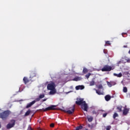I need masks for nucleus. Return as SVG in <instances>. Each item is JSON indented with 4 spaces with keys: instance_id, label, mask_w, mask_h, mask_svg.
<instances>
[{
    "instance_id": "ea45409f",
    "label": "nucleus",
    "mask_w": 130,
    "mask_h": 130,
    "mask_svg": "<svg viewBox=\"0 0 130 130\" xmlns=\"http://www.w3.org/2000/svg\"><path fill=\"white\" fill-rule=\"evenodd\" d=\"M128 53L130 54V49H129V50L128 51Z\"/></svg>"
},
{
    "instance_id": "7c9ffc66",
    "label": "nucleus",
    "mask_w": 130,
    "mask_h": 130,
    "mask_svg": "<svg viewBox=\"0 0 130 130\" xmlns=\"http://www.w3.org/2000/svg\"><path fill=\"white\" fill-rule=\"evenodd\" d=\"M107 116V113H104V114H103V117H106V116Z\"/></svg>"
},
{
    "instance_id": "a878e982",
    "label": "nucleus",
    "mask_w": 130,
    "mask_h": 130,
    "mask_svg": "<svg viewBox=\"0 0 130 130\" xmlns=\"http://www.w3.org/2000/svg\"><path fill=\"white\" fill-rule=\"evenodd\" d=\"M90 75L91 73H88L87 74L85 75V77L86 78V79H89V78H90Z\"/></svg>"
},
{
    "instance_id": "9d476101",
    "label": "nucleus",
    "mask_w": 130,
    "mask_h": 130,
    "mask_svg": "<svg viewBox=\"0 0 130 130\" xmlns=\"http://www.w3.org/2000/svg\"><path fill=\"white\" fill-rule=\"evenodd\" d=\"M50 91L49 92L50 95H53L56 93V89H50Z\"/></svg>"
},
{
    "instance_id": "dca6fc26",
    "label": "nucleus",
    "mask_w": 130,
    "mask_h": 130,
    "mask_svg": "<svg viewBox=\"0 0 130 130\" xmlns=\"http://www.w3.org/2000/svg\"><path fill=\"white\" fill-rule=\"evenodd\" d=\"M45 96V95L44 94H40L39 95V98H37V99H39V101H40V99H42V98H44Z\"/></svg>"
},
{
    "instance_id": "cd10ccee",
    "label": "nucleus",
    "mask_w": 130,
    "mask_h": 130,
    "mask_svg": "<svg viewBox=\"0 0 130 130\" xmlns=\"http://www.w3.org/2000/svg\"><path fill=\"white\" fill-rule=\"evenodd\" d=\"M107 84L108 85V86L110 88L111 87H112V84H111V83L108 81L107 82Z\"/></svg>"
},
{
    "instance_id": "f3484780",
    "label": "nucleus",
    "mask_w": 130,
    "mask_h": 130,
    "mask_svg": "<svg viewBox=\"0 0 130 130\" xmlns=\"http://www.w3.org/2000/svg\"><path fill=\"white\" fill-rule=\"evenodd\" d=\"M30 113H31V111L30 110H27L24 114V116H28V115H29Z\"/></svg>"
},
{
    "instance_id": "9b49d317",
    "label": "nucleus",
    "mask_w": 130,
    "mask_h": 130,
    "mask_svg": "<svg viewBox=\"0 0 130 130\" xmlns=\"http://www.w3.org/2000/svg\"><path fill=\"white\" fill-rule=\"evenodd\" d=\"M128 111H129V110L128 109L124 108V109L123 111V114L124 115H126V114L128 113Z\"/></svg>"
},
{
    "instance_id": "f704fd0d",
    "label": "nucleus",
    "mask_w": 130,
    "mask_h": 130,
    "mask_svg": "<svg viewBox=\"0 0 130 130\" xmlns=\"http://www.w3.org/2000/svg\"><path fill=\"white\" fill-rule=\"evenodd\" d=\"M120 63H121V61H119L117 62L118 66H119V64H120Z\"/></svg>"
},
{
    "instance_id": "a19ab883",
    "label": "nucleus",
    "mask_w": 130,
    "mask_h": 130,
    "mask_svg": "<svg viewBox=\"0 0 130 130\" xmlns=\"http://www.w3.org/2000/svg\"><path fill=\"white\" fill-rule=\"evenodd\" d=\"M1 127H2V126H1V123H0V128H1Z\"/></svg>"
},
{
    "instance_id": "4c0bfd02",
    "label": "nucleus",
    "mask_w": 130,
    "mask_h": 130,
    "mask_svg": "<svg viewBox=\"0 0 130 130\" xmlns=\"http://www.w3.org/2000/svg\"><path fill=\"white\" fill-rule=\"evenodd\" d=\"M127 62H129V63H130V59H127Z\"/></svg>"
},
{
    "instance_id": "c9c22d12",
    "label": "nucleus",
    "mask_w": 130,
    "mask_h": 130,
    "mask_svg": "<svg viewBox=\"0 0 130 130\" xmlns=\"http://www.w3.org/2000/svg\"><path fill=\"white\" fill-rule=\"evenodd\" d=\"M104 53L106 54V53H107V51H106V50H104Z\"/></svg>"
},
{
    "instance_id": "ddd939ff",
    "label": "nucleus",
    "mask_w": 130,
    "mask_h": 130,
    "mask_svg": "<svg viewBox=\"0 0 130 130\" xmlns=\"http://www.w3.org/2000/svg\"><path fill=\"white\" fill-rule=\"evenodd\" d=\"M23 81L25 85L27 84V83H29V79H28L27 77H24Z\"/></svg>"
},
{
    "instance_id": "f03ea898",
    "label": "nucleus",
    "mask_w": 130,
    "mask_h": 130,
    "mask_svg": "<svg viewBox=\"0 0 130 130\" xmlns=\"http://www.w3.org/2000/svg\"><path fill=\"white\" fill-rule=\"evenodd\" d=\"M11 113V111H5L2 113H0V118H2L3 120H6L7 118L9 117Z\"/></svg>"
},
{
    "instance_id": "4468645a",
    "label": "nucleus",
    "mask_w": 130,
    "mask_h": 130,
    "mask_svg": "<svg viewBox=\"0 0 130 130\" xmlns=\"http://www.w3.org/2000/svg\"><path fill=\"white\" fill-rule=\"evenodd\" d=\"M106 101H109L111 99V96L109 95H107L105 97Z\"/></svg>"
},
{
    "instance_id": "c85d7f7f",
    "label": "nucleus",
    "mask_w": 130,
    "mask_h": 130,
    "mask_svg": "<svg viewBox=\"0 0 130 130\" xmlns=\"http://www.w3.org/2000/svg\"><path fill=\"white\" fill-rule=\"evenodd\" d=\"M111 129V126L108 125L106 126V130H110Z\"/></svg>"
},
{
    "instance_id": "72a5a7b5",
    "label": "nucleus",
    "mask_w": 130,
    "mask_h": 130,
    "mask_svg": "<svg viewBox=\"0 0 130 130\" xmlns=\"http://www.w3.org/2000/svg\"><path fill=\"white\" fill-rule=\"evenodd\" d=\"M93 114H97V112L95 111H92Z\"/></svg>"
},
{
    "instance_id": "423d86ee",
    "label": "nucleus",
    "mask_w": 130,
    "mask_h": 130,
    "mask_svg": "<svg viewBox=\"0 0 130 130\" xmlns=\"http://www.w3.org/2000/svg\"><path fill=\"white\" fill-rule=\"evenodd\" d=\"M55 107H56V106L51 105L50 107L46 108L45 109L43 108L42 110L44 112L48 111L49 110H55Z\"/></svg>"
},
{
    "instance_id": "7ed1b4c3",
    "label": "nucleus",
    "mask_w": 130,
    "mask_h": 130,
    "mask_svg": "<svg viewBox=\"0 0 130 130\" xmlns=\"http://www.w3.org/2000/svg\"><path fill=\"white\" fill-rule=\"evenodd\" d=\"M11 123H8L7 125V129H10V128H12V127H14V126H15V124L16 123V120L12 119L11 120Z\"/></svg>"
},
{
    "instance_id": "f257e3e1",
    "label": "nucleus",
    "mask_w": 130,
    "mask_h": 130,
    "mask_svg": "<svg viewBox=\"0 0 130 130\" xmlns=\"http://www.w3.org/2000/svg\"><path fill=\"white\" fill-rule=\"evenodd\" d=\"M75 103L77 105H81V108L84 111H88V105L86 103V101H84V99L77 98Z\"/></svg>"
},
{
    "instance_id": "6ab92c4d",
    "label": "nucleus",
    "mask_w": 130,
    "mask_h": 130,
    "mask_svg": "<svg viewBox=\"0 0 130 130\" xmlns=\"http://www.w3.org/2000/svg\"><path fill=\"white\" fill-rule=\"evenodd\" d=\"M117 109H118L119 112H121L122 111V106H120L117 107Z\"/></svg>"
},
{
    "instance_id": "aec40b11",
    "label": "nucleus",
    "mask_w": 130,
    "mask_h": 130,
    "mask_svg": "<svg viewBox=\"0 0 130 130\" xmlns=\"http://www.w3.org/2000/svg\"><path fill=\"white\" fill-rule=\"evenodd\" d=\"M72 81H75L76 82H78V81H80V77H75L72 80Z\"/></svg>"
},
{
    "instance_id": "39448f33",
    "label": "nucleus",
    "mask_w": 130,
    "mask_h": 130,
    "mask_svg": "<svg viewBox=\"0 0 130 130\" xmlns=\"http://www.w3.org/2000/svg\"><path fill=\"white\" fill-rule=\"evenodd\" d=\"M112 67H111V66H109V65H105L102 69V71L103 72H110V71H112Z\"/></svg>"
},
{
    "instance_id": "393cba45",
    "label": "nucleus",
    "mask_w": 130,
    "mask_h": 130,
    "mask_svg": "<svg viewBox=\"0 0 130 130\" xmlns=\"http://www.w3.org/2000/svg\"><path fill=\"white\" fill-rule=\"evenodd\" d=\"M82 128H83V126L80 125V126H78L76 128V130H80V129H82Z\"/></svg>"
},
{
    "instance_id": "c756f323",
    "label": "nucleus",
    "mask_w": 130,
    "mask_h": 130,
    "mask_svg": "<svg viewBox=\"0 0 130 130\" xmlns=\"http://www.w3.org/2000/svg\"><path fill=\"white\" fill-rule=\"evenodd\" d=\"M106 44H107L108 45H110V41H107L106 42Z\"/></svg>"
},
{
    "instance_id": "412c9836",
    "label": "nucleus",
    "mask_w": 130,
    "mask_h": 130,
    "mask_svg": "<svg viewBox=\"0 0 130 130\" xmlns=\"http://www.w3.org/2000/svg\"><path fill=\"white\" fill-rule=\"evenodd\" d=\"M96 93L98 94V95H102V92L99 89L96 90Z\"/></svg>"
},
{
    "instance_id": "0eeeda50",
    "label": "nucleus",
    "mask_w": 130,
    "mask_h": 130,
    "mask_svg": "<svg viewBox=\"0 0 130 130\" xmlns=\"http://www.w3.org/2000/svg\"><path fill=\"white\" fill-rule=\"evenodd\" d=\"M39 101V99H36L35 101H33L27 104L26 106V108H30V107H31L32 105H34V104H35L36 102H38Z\"/></svg>"
},
{
    "instance_id": "f8f14e48",
    "label": "nucleus",
    "mask_w": 130,
    "mask_h": 130,
    "mask_svg": "<svg viewBox=\"0 0 130 130\" xmlns=\"http://www.w3.org/2000/svg\"><path fill=\"white\" fill-rule=\"evenodd\" d=\"M114 76L117 77V78H121L122 77V74H121V73H120L118 74L114 73Z\"/></svg>"
},
{
    "instance_id": "2eb2a0df",
    "label": "nucleus",
    "mask_w": 130,
    "mask_h": 130,
    "mask_svg": "<svg viewBox=\"0 0 130 130\" xmlns=\"http://www.w3.org/2000/svg\"><path fill=\"white\" fill-rule=\"evenodd\" d=\"M36 76V73H35V72H32L30 73V78H34V77H35Z\"/></svg>"
},
{
    "instance_id": "6e6552de",
    "label": "nucleus",
    "mask_w": 130,
    "mask_h": 130,
    "mask_svg": "<svg viewBox=\"0 0 130 130\" xmlns=\"http://www.w3.org/2000/svg\"><path fill=\"white\" fill-rule=\"evenodd\" d=\"M69 109L70 110L67 111V113L69 114H73V113L75 112V105H74L72 107H70Z\"/></svg>"
},
{
    "instance_id": "4be33fe9",
    "label": "nucleus",
    "mask_w": 130,
    "mask_h": 130,
    "mask_svg": "<svg viewBox=\"0 0 130 130\" xmlns=\"http://www.w3.org/2000/svg\"><path fill=\"white\" fill-rule=\"evenodd\" d=\"M83 74H86V73H88V69L86 68H83Z\"/></svg>"
},
{
    "instance_id": "58836bf2",
    "label": "nucleus",
    "mask_w": 130,
    "mask_h": 130,
    "mask_svg": "<svg viewBox=\"0 0 130 130\" xmlns=\"http://www.w3.org/2000/svg\"><path fill=\"white\" fill-rule=\"evenodd\" d=\"M43 101H46V99H44V100H43Z\"/></svg>"
},
{
    "instance_id": "473e14b6",
    "label": "nucleus",
    "mask_w": 130,
    "mask_h": 130,
    "mask_svg": "<svg viewBox=\"0 0 130 130\" xmlns=\"http://www.w3.org/2000/svg\"><path fill=\"white\" fill-rule=\"evenodd\" d=\"M102 88H103V86H102V85H100L99 86V89H102Z\"/></svg>"
},
{
    "instance_id": "e433bc0d",
    "label": "nucleus",
    "mask_w": 130,
    "mask_h": 130,
    "mask_svg": "<svg viewBox=\"0 0 130 130\" xmlns=\"http://www.w3.org/2000/svg\"><path fill=\"white\" fill-rule=\"evenodd\" d=\"M127 46L126 45L123 46L124 48H127Z\"/></svg>"
},
{
    "instance_id": "2f4dec72",
    "label": "nucleus",
    "mask_w": 130,
    "mask_h": 130,
    "mask_svg": "<svg viewBox=\"0 0 130 130\" xmlns=\"http://www.w3.org/2000/svg\"><path fill=\"white\" fill-rule=\"evenodd\" d=\"M50 127H54V123H51L50 124Z\"/></svg>"
},
{
    "instance_id": "20e7f679",
    "label": "nucleus",
    "mask_w": 130,
    "mask_h": 130,
    "mask_svg": "<svg viewBox=\"0 0 130 130\" xmlns=\"http://www.w3.org/2000/svg\"><path fill=\"white\" fill-rule=\"evenodd\" d=\"M55 83L53 82H51L47 85V88L48 90H53L55 89Z\"/></svg>"
},
{
    "instance_id": "a211bd4d",
    "label": "nucleus",
    "mask_w": 130,
    "mask_h": 130,
    "mask_svg": "<svg viewBox=\"0 0 130 130\" xmlns=\"http://www.w3.org/2000/svg\"><path fill=\"white\" fill-rule=\"evenodd\" d=\"M87 119H88V121H89V122H91L93 121V117H92V116L88 117Z\"/></svg>"
},
{
    "instance_id": "79ce46f5",
    "label": "nucleus",
    "mask_w": 130,
    "mask_h": 130,
    "mask_svg": "<svg viewBox=\"0 0 130 130\" xmlns=\"http://www.w3.org/2000/svg\"><path fill=\"white\" fill-rule=\"evenodd\" d=\"M39 130H42V129H39Z\"/></svg>"
},
{
    "instance_id": "b1692460",
    "label": "nucleus",
    "mask_w": 130,
    "mask_h": 130,
    "mask_svg": "<svg viewBox=\"0 0 130 130\" xmlns=\"http://www.w3.org/2000/svg\"><path fill=\"white\" fill-rule=\"evenodd\" d=\"M113 117L114 119H115V118L118 117V114L116 113H114Z\"/></svg>"
},
{
    "instance_id": "1a4fd4ad",
    "label": "nucleus",
    "mask_w": 130,
    "mask_h": 130,
    "mask_svg": "<svg viewBox=\"0 0 130 130\" xmlns=\"http://www.w3.org/2000/svg\"><path fill=\"white\" fill-rule=\"evenodd\" d=\"M76 90H83L85 89V86L84 85H78L75 87Z\"/></svg>"
},
{
    "instance_id": "bb28decb",
    "label": "nucleus",
    "mask_w": 130,
    "mask_h": 130,
    "mask_svg": "<svg viewBox=\"0 0 130 130\" xmlns=\"http://www.w3.org/2000/svg\"><path fill=\"white\" fill-rule=\"evenodd\" d=\"M90 86H94L95 85V81H92L89 83Z\"/></svg>"
},
{
    "instance_id": "37998d69",
    "label": "nucleus",
    "mask_w": 130,
    "mask_h": 130,
    "mask_svg": "<svg viewBox=\"0 0 130 130\" xmlns=\"http://www.w3.org/2000/svg\"><path fill=\"white\" fill-rule=\"evenodd\" d=\"M30 130H32V128H30Z\"/></svg>"
},
{
    "instance_id": "5701e85b",
    "label": "nucleus",
    "mask_w": 130,
    "mask_h": 130,
    "mask_svg": "<svg viewBox=\"0 0 130 130\" xmlns=\"http://www.w3.org/2000/svg\"><path fill=\"white\" fill-rule=\"evenodd\" d=\"M123 92L124 93H126L127 92V88L126 87H124L123 88Z\"/></svg>"
}]
</instances>
